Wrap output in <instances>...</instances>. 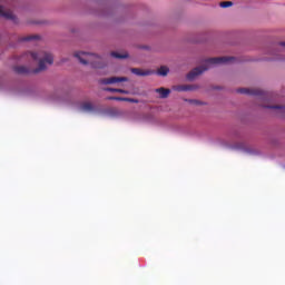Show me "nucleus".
Masks as SVG:
<instances>
[{
    "instance_id": "f257e3e1",
    "label": "nucleus",
    "mask_w": 285,
    "mask_h": 285,
    "mask_svg": "<svg viewBox=\"0 0 285 285\" xmlns=\"http://www.w3.org/2000/svg\"><path fill=\"white\" fill-rule=\"evenodd\" d=\"M29 55L33 61H39L38 68L31 71L26 66H18L13 68L14 72H17L18 75H30V72H33V75H38V72H43V70H46V63H48L49 66H52V63H55V58L46 51L29 52Z\"/></svg>"
},
{
    "instance_id": "f03ea898",
    "label": "nucleus",
    "mask_w": 285,
    "mask_h": 285,
    "mask_svg": "<svg viewBox=\"0 0 285 285\" xmlns=\"http://www.w3.org/2000/svg\"><path fill=\"white\" fill-rule=\"evenodd\" d=\"M233 61H235V57L209 58V59L205 60L204 65L194 68L187 75V79L189 81H193V79H195V77H199V75H203L204 72H206V70H208L212 66H220V65H224V63H233Z\"/></svg>"
},
{
    "instance_id": "7ed1b4c3",
    "label": "nucleus",
    "mask_w": 285,
    "mask_h": 285,
    "mask_svg": "<svg viewBox=\"0 0 285 285\" xmlns=\"http://www.w3.org/2000/svg\"><path fill=\"white\" fill-rule=\"evenodd\" d=\"M75 57L79 59L80 63L83 66H91L92 68H106V62H104V58L95 53L88 52H77Z\"/></svg>"
},
{
    "instance_id": "20e7f679",
    "label": "nucleus",
    "mask_w": 285,
    "mask_h": 285,
    "mask_svg": "<svg viewBox=\"0 0 285 285\" xmlns=\"http://www.w3.org/2000/svg\"><path fill=\"white\" fill-rule=\"evenodd\" d=\"M121 81H128V77L102 78L99 80V83L102 86H110L112 83H121Z\"/></svg>"
},
{
    "instance_id": "39448f33",
    "label": "nucleus",
    "mask_w": 285,
    "mask_h": 285,
    "mask_svg": "<svg viewBox=\"0 0 285 285\" xmlns=\"http://www.w3.org/2000/svg\"><path fill=\"white\" fill-rule=\"evenodd\" d=\"M130 72H132V75H136L137 77H150V75H155V71L150 69L142 70L139 68H131Z\"/></svg>"
},
{
    "instance_id": "423d86ee",
    "label": "nucleus",
    "mask_w": 285,
    "mask_h": 285,
    "mask_svg": "<svg viewBox=\"0 0 285 285\" xmlns=\"http://www.w3.org/2000/svg\"><path fill=\"white\" fill-rule=\"evenodd\" d=\"M237 92H239L240 95H252L254 97H259L262 95V90H259V89H248V88L237 89Z\"/></svg>"
},
{
    "instance_id": "0eeeda50",
    "label": "nucleus",
    "mask_w": 285,
    "mask_h": 285,
    "mask_svg": "<svg viewBox=\"0 0 285 285\" xmlns=\"http://www.w3.org/2000/svg\"><path fill=\"white\" fill-rule=\"evenodd\" d=\"M0 17H3L10 21H14L16 19L14 13H12L11 10H6L3 6H0Z\"/></svg>"
},
{
    "instance_id": "6e6552de",
    "label": "nucleus",
    "mask_w": 285,
    "mask_h": 285,
    "mask_svg": "<svg viewBox=\"0 0 285 285\" xmlns=\"http://www.w3.org/2000/svg\"><path fill=\"white\" fill-rule=\"evenodd\" d=\"M173 90L176 92H188L190 90H195V87L190 85H176L173 87Z\"/></svg>"
},
{
    "instance_id": "1a4fd4ad",
    "label": "nucleus",
    "mask_w": 285,
    "mask_h": 285,
    "mask_svg": "<svg viewBox=\"0 0 285 285\" xmlns=\"http://www.w3.org/2000/svg\"><path fill=\"white\" fill-rule=\"evenodd\" d=\"M156 92L158 95H160V99H168V97L170 95V89H166L164 87H160V88L156 89Z\"/></svg>"
},
{
    "instance_id": "9d476101",
    "label": "nucleus",
    "mask_w": 285,
    "mask_h": 285,
    "mask_svg": "<svg viewBox=\"0 0 285 285\" xmlns=\"http://www.w3.org/2000/svg\"><path fill=\"white\" fill-rule=\"evenodd\" d=\"M81 110H83V112H92V110H95V105H92V102H82L80 106Z\"/></svg>"
},
{
    "instance_id": "9b49d317",
    "label": "nucleus",
    "mask_w": 285,
    "mask_h": 285,
    "mask_svg": "<svg viewBox=\"0 0 285 285\" xmlns=\"http://www.w3.org/2000/svg\"><path fill=\"white\" fill-rule=\"evenodd\" d=\"M105 90H106V92H119L120 95H128V90H124V89L107 87V88H105Z\"/></svg>"
},
{
    "instance_id": "f8f14e48",
    "label": "nucleus",
    "mask_w": 285,
    "mask_h": 285,
    "mask_svg": "<svg viewBox=\"0 0 285 285\" xmlns=\"http://www.w3.org/2000/svg\"><path fill=\"white\" fill-rule=\"evenodd\" d=\"M111 57H114L115 59H128V52L125 53H119L117 51H112Z\"/></svg>"
},
{
    "instance_id": "ddd939ff",
    "label": "nucleus",
    "mask_w": 285,
    "mask_h": 285,
    "mask_svg": "<svg viewBox=\"0 0 285 285\" xmlns=\"http://www.w3.org/2000/svg\"><path fill=\"white\" fill-rule=\"evenodd\" d=\"M168 72H170V69L166 66H161L158 69V75H160V77H166L168 75Z\"/></svg>"
},
{
    "instance_id": "4468645a",
    "label": "nucleus",
    "mask_w": 285,
    "mask_h": 285,
    "mask_svg": "<svg viewBox=\"0 0 285 285\" xmlns=\"http://www.w3.org/2000/svg\"><path fill=\"white\" fill-rule=\"evenodd\" d=\"M37 39H39V36H28L22 38V41H35Z\"/></svg>"
},
{
    "instance_id": "2eb2a0df",
    "label": "nucleus",
    "mask_w": 285,
    "mask_h": 285,
    "mask_svg": "<svg viewBox=\"0 0 285 285\" xmlns=\"http://www.w3.org/2000/svg\"><path fill=\"white\" fill-rule=\"evenodd\" d=\"M230 6H233V1L220 2V8H230Z\"/></svg>"
},
{
    "instance_id": "dca6fc26",
    "label": "nucleus",
    "mask_w": 285,
    "mask_h": 285,
    "mask_svg": "<svg viewBox=\"0 0 285 285\" xmlns=\"http://www.w3.org/2000/svg\"><path fill=\"white\" fill-rule=\"evenodd\" d=\"M267 108H271L273 110H285V107L284 106H279V105L268 106Z\"/></svg>"
},
{
    "instance_id": "f3484780",
    "label": "nucleus",
    "mask_w": 285,
    "mask_h": 285,
    "mask_svg": "<svg viewBox=\"0 0 285 285\" xmlns=\"http://www.w3.org/2000/svg\"><path fill=\"white\" fill-rule=\"evenodd\" d=\"M125 101H128L129 104H139V99L135 98H126Z\"/></svg>"
},
{
    "instance_id": "a211bd4d",
    "label": "nucleus",
    "mask_w": 285,
    "mask_h": 285,
    "mask_svg": "<svg viewBox=\"0 0 285 285\" xmlns=\"http://www.w3.org/2000/svg\"><path fill=\"white\" fill-rule=\"evenodd\" d=\"M115 101H126V98H121V97H116Z\"/></svg>"
},
{
    "instance_id": "6ab92c4d",
    "label": "nucleus",
    "mask_w": 285,
    "mask_h": 285,
    "mask_svg": "<svg viewBox=\"0 0 285 285\" xmlns=\"http://www.w3.org/2000/svg\"><path fill=\"white\" fill-rule=\"evenodd\" d=\"M116 97H108L107 100L108 101H115Z\"/></svg>"
},
{
    "instance_id": "aec40b11",
    "label": "nucleus",
    "mask_w": 285,
    "mask_h": 285,
    "mask_svg": "<svg viewBox=\"0 0 285 285\" xmlns=\"http://www.w3.org/2000/svg\"><path fill=\"white\" fill-rule=\"evenodd\" d=\"M190 104H199L197 100H190Z\"/></svg>"
},
{
    "instance_id": "412c9836",
    "label": "nucleus",
    "mask_w": 285,
    "mask_h": 285,
    "mask_svg": "<svg viewBox=\"0 0 285 285\" xmlns=\"http://www.w3.org/2000/svg\"><path fill=\"white\" fill-rule=\"evenodd\" d=\"M279 46H284V48H285V43L284 42H279Z\"/></svg>"
}]
</instances>
